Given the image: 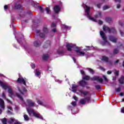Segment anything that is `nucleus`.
<instances>
[{
    "mask_svg": "<svg viewBox=\"0 0 124 124\" xmlns=\"http://www.w3.org/2000/svg\"><path fill=\"white\" fill-rule=\"evenodd\" d=\"M79 93H77V94L78 95H83L84 96H87L84 98H81L79 100V103L82 105H84L86 103H92L94 102V100L91 99V93L90 92L83 89H79Z\"/></svg>",
    "mask_w": 124,
    "mask_h": 124,
    "instance_id": "nucleus-1",
    "label": "nucleus"
},
{
    "mask_svg": "<svg viewBox=\"0 0 124 124\" xmlns=\"http://www.w3.org/2000/svg\"><path fill=\"white\" fill-rule=\"evenodd\" d=\"M82 7L85 9V15L87 16V18L89 19V20H91V21H93V22H97L96 19H94L93 17L91 16V14H90V9L91 8L90 7L87 6V5L83 4L82 5Z\"/></svg>",
    "mask_w": 124,
    "mask_h": 124,
    "instance_id": "nucleus-2",
    "label": "nucleus"
},
{
    "mask_svg": "<svg viewBox=\"0 0 124 124\" xmlns=\"http://www.w3.org/2000/svg\"><path fill=\"white\" fill-rule=\"evenodd\" d=\"M26 109H27V111L28 113H29V115H30V116H31V115L32 114L34 116V117H35L36 118H37L38 119H43V118L42 117L41 115H40V114H39V113L34 111V110H33V109L32 108H31L30 107H27Z\"/></svg>",
    "mask_w": 124,
    "mask_h": 124,
    "instance_id": "nucleus-3",
    "label": "nucleus"
},
{
    "mask_svg": "<svg viewBox=\"0 0 124 124\" xmlns=\"http://www.w3.org/2000/svg\"><path fill=\"white\" fill-rule=\"evenodd\" d=\"M66 47L68 51H71L72 49H74L77 54H78V53L81 51V47L76 46L73 44H67Z\"/></svg>",
    "mask_w": 124,
    "mask_h": 124,
    "instance_id": "nucleus-4",
    "label": "nucleus"
},
{
    "mask_svg": "<svg viewBox=\"0 0 124 124\" xmlns=\"http://www.w3.org/2000/svg\"><path fill=\"white\" fill-rule=\"evenodd\" d=\"M0 86H1V87H2V88L4 90L9 89L8 93H9V95L10 97H12V96L14 95V93H13V91H12V89H11V88H9V86L7 84L2 82V81H0Z\"/></svg>",
    "mask_w": 124,
    "mask_h": 124,
    "instance_id": "nucleus-5",
    "label": "nucleus"
},
{
    "mask_svg": "<svg viewBox=\"0 0 124 124\" xmlns=\"http://www.w3.org/2000/svg\"><path fill=\"white\" fill-rule=\"evenodd\" d=\"M100 36H101L103 40H104V42H101V44H102V45H103V46L110 45V43L107 41V37H106V36H105V33H104L102 31H100Z\"/></svg>",
    "mask_w": 124,
    "mask_h": 124,
    "instance_id": "nucleus-6",
    "label": "nucleus"
},
{
    "mask_svg": "<svg viewBox=\"0 0 124 124\" xmlns=\"http://www.w3.org/2000/svg\"><path fill=\"white\" fill-rule=\"evenodd\" d=\"M19 18L21 21L28 23V13L24 11L21 12L19 14Z\"/></svg>",
    "mask_w": 124,
    "mask_h": 124,
    "instance_id": "nucleus-7",
    "label": "nucleus"
},
{
    "mask_svg": "<svg viewBox=\"0 0 124 124\" xmlns=\"http://www.w3.org/2000/svg\"><path fill=\"white\" fill-rule=\"evenodd\" d=\"M103 30L104 31L106 32H108V33H111V32L112 33H115L116 32V30H115L114 28L110 29L109 27L105 25L103 26Z\"/></svg>",
    "mask_w": 124,
    "mask_h": 124,
    "instance_id": "nucleus-8",
    "label": "nucleus"
},
{
    "mask_svg": "<svg viewBox=\"0 0 124 124\" xmlns=\"http://www.w3.org/2000/svg\"><path fill=\"white\" fill-rule=\"evenodd\" d=\"M27 1H30L31 5H32V6H34V7H35V8L39 7V8L41 12H44V10L42 8V7L39 5V3H35L34 1H32V0H27Z\"/></svg>",
    "mask_w": 124,
    "mask_h": 124,
    "instance_id": "nucleus-9",
    "label": "nucleus"
},
{
    "mask_svg": "<svg viewBox=\"0 0 124 124\" xmlns=\"http://www.w3.org/2000/svg\"><path fill=\"white\" fill-rule=\"evenodd\" d=\"M27 107H36V104L35 102L31 99H27Z\"/></svg>",
    "mask_w": 124,
    "mask_h": 124,
    "instance_id": "nucleus-10",
    "label": "nucleus"
},
{
    "mask_svg": "<svg viewBox=\"0 0 124 124\" xmlns=\"http://www.w3.org/2000/svg\"><path fill=\"white\" fill-rule=\"evenodd\" d=\"M27 80L26 78H24L20 76H19V78L17 79V83H19L20 84L22 83L24 86H27V84H26V82H27Z\"/></svg>",
    "mask_w": 124,
    "mask_h": 124,
    "instance_id": "nucleus-11",
    "label": "nucleus"
},
{
    "mask_svg": "<svg viewBox=\"0 0 124 124\" xmlns=\"http://www.w3.org/2000/svg\"><path fill=\"white\" fill-rule=\"evenodd\" d=\"M78 84L79 85V86L82 87V88H85V87L88 85V82L84 80H82L78 81Z\"/></svg>",
    "mask_w": 124,
    "mask_h": 124,
    "instance_id": "nucleus-12",
    "label": "nucleus"
},
{
    "mask_svg": "<svg viewBox=\"0 0 124 124\" xmlns=\"http://www.w3.org/2000/svg\"><path fill=\"white\" fill-rule=\"evenodd\" d=\"M37 103L39 104V105H42V106H44L45 107L48 108V104H47V103H46V102L44 100L41 101L40 100H37Z\"/></svg>",
    "mask_w": 124,
    "mask_h": 124,
    "instance_id": "nucleus-13",
    "label": "nucleus"
},
{
    "mask_svg": "<svg viewBox=\"0 0 124 124\" xmlns=\"http://www.w3.org/2000/svg\"><path fill=\"white\" fill-rule=\"evenodd\" d=\"M91 79L92 81H98L99 83H102L103 82V79L99 77L95 76L93 78H92Z\"/></svg>",
    "mask_w": 124,
    "mask_h": 124,
    "instance_id": "nucleus-14",
    "label": "nucleus"
},
{
    "mask_svg": "<svg viewBox=\"0 0 124 124\" xmlns=\"http://www.w3.org/2000/svg\"><path fill=\"white\" fill-rule=\"evenodd\" d=\"M71 104L72 105V106H69L68 108L69 110H71L72 113H73V108L77 105V103L75 101H73L71 103Z\"/></svg>",
    "mask_w": 124,
    "mask_h": 124,
    "instance_id": "nucleus-15",
    "label": "nucleus"
},
{
    "mask_svg": "<svg viewBox=\"0 0 124 124\" xmlns=\"http://www.w3.org/2000/svg\"><path fill=\"white\" fill-rule=\"evenodd\" d=\"M17 89L20 93V94H25V93H27V89H26L25 88H23L22 89V90L21 89H20V88L19 87H17Z\"/></svg>",
    "mask_w": 124,
    "mask_h": 124,
    "instance_id": "nucleus-16",
    "label": "nucleus"
},
{
    "mask_svg": "<svg viewBox=\"0 0 124 124\" xmlns=\"http://www.w3.org/2000/svg\"><path fill=\"white\" fill-rule=\"evenodd\" d=\"M53 10L55 13H59L61 11V7L59 5H56L53 8Z\"/></svg>",
    "mask_w": 124,
    "mask_h": 124,
    "instance_id": "nucleus-17",
    "label": "nucleus"
},
{
    "mask_svg": "<svg viewBox=\"0 0 124 124\" xmlns=\"http://www.w3.org/2000/svg\"><path fill=\"white\" fill-rule=\"evenodd\" d=\"M109 39L111 42H113V43H116L117 42V39L116 37H114L113 36H110L109 37Z\"/></svg>",
    "mask_w": 124,
    "mask_h": 124,
    "instance_id": "nucleus-18",
    "label": "nucleus"
},
{
    "mask_svg": "<svg viewBox=\"0 0 124 124\" xmlns=\"http://www.w3.org/2000/svg\"><path fill=\"white\" fill-rule=\"evenodd\" d=\"M0 107L3 109V110H4V101L1 98H0Z\"/></svg>",
    "mask_w": 124,
    "mask_h": 124,
    "instance_id": "nucleus-19",
    "label": "nucleus"
},
{
    "mask_svg": "<svg viewBox=\"0 0 124 124\" xmlns=\"http://www.w3.org/2000/svg\"><path fill=\"white\" fill-rule=\"evenodd\" d=\"M41 74V72L40 70L38 69H36L35 72V75L37 77H39V75Z\"/></svg>",
    "mask_w": 124,
    "mask_h": 124,
    "instance_id": "nucleus-20",
    "label": "nucleus"
},
{
    "mask_svg": "<svg viewBox=\"0 0 124 124\" xmlns=\"http://www.w3.org/2000/svg\"><path fill=\"white\" fill-rule=\"evenodd\" d=\"M2 97H3V98H4V99H6V100H7V102H8L9 103H10V104H12V102H11V101H10V100L6 98V97H5V94H4V93H2Z\"/></svg>",
    "mask_w": 124,
    "mask_h": 124,
    "instance_id": "nucleus-21",
    "label": "nucleus"
},
{
    "mask_svg": "<svg viewBox=\"0 0 124 124\" xmlns=\"http://www.w3.org/2000/svg\"><path fill=\"white\" fill-rule=\"evenodd\" d=\"M62 29H65V30H68V31H69L71 29V27L70 26H67L65 25H62Z\"/></svg>",
    "mask_w": 124,
    "mask_h": 124,
    "instance_id": "nucleus-22",
    "label": "nucleus"
},
{
    "mask_svg": "<svg viewBox=\"0 0 124 124\" xmlns=\"http://www.w3.org/2000/svg\"><path fill=\"white\" fill-rule=\"evenodd\" d=\"M16 121V119L11 118L8 120V123L9 124H13V123H15Z\"/></svg>",
    "mask_w": 124,
    "mask_h": 124,
    "instance_id": "nucleus-23",
    "label": "nucleus"
},
{
    "mask_svg": "<svg viewBox=\"0 0 124 124\" xmlns=\"http://www.w3.org/2000/svg\"><path fill=\"white\" fill-rule=\"evenodd\" d=\"M57 53L59 56H63L64 55V51L62 50H58L57 51Z\"/></svg>",
    "mask_w": 124,
    "mask_h": 124,
    "instance_id": "nucleus-24",
    "label": "nucleus"
},
{
    "mask_svg": "<svg viewBox=\"0 0 124 124\" xmlns=\"http://www.w3.org/2000/svg\"><path fill=\"white\" fill-rule=\"evenodd\" d=\"M120 84H124V76H121V78L119 79Z\"/></svg>",
    "mask_w": 124,
    "mask_h": 124,
    "instance_id": "nucleus-25",
    "label": "nucleus"
},
{
    "mask_svg": "<svg viewBox=\"0 0 124 124\" xmlns=\"http://www.w3.org/2000/svg\"><path fill=\"white\" fill-rule=\"evenodd\" d=\"M108 57L106 56H103L101 59V61H102V62H108Z\"/></svg>",
    "mask_w": 124,
    "mask_h": 124,
    "instance_id": "nucleus-26",
    "label": "nucleus"
},
{
    "mask_svg": "<svg viewBox=\"0 0 124 124\" xmlns=\"http://www.w3.org/2000/svg\"><path fill=\"white\" fill-rule=\"evenodd\" d=\"M49 58V55L48 54H44L43 56V60L44 61H46V60H48V58Z\"/></svg>",
    "mask_w": 124,
    "mask_h": 124,
    "instance_id": "nucleus-27",
    "label": "nucleus"
},
{
    "mask_svg": "<svg viewBox=\"0 0 124 124\" xmlns=\"http://www.w3.org/2000/svg\"><path fill=\"white\" fill-rule=\"evenodd\" d=\"M16 96H17V97H18L19 99H20V100H21V101L24 102V99H23V97H22V96L21 95H20L18 93H16Z\"/></svg>",
    "mask_w": 124,
    "mask_h": 124,
    "instance_id": "nucleus-28",
    "label": "nucleus"
},
{
    "mask_svg": "<svg viewBox=\"0 0 124 124\" xmlns=\"http://www.w3.org/2000/svg\"><path fill=\"white\" fill-rule=\"evenodd\" d=\"M21 7H22V6L21 5V4H19L18 3H16L15 5V8L16 9H19L21 8Z\"/></svg>",
    "mask_w": 124,
    "mask_h": 124,
    "instance_id": "nucleus-29",
    "label": "nucleus"
},
{
    "mask_svg": "<svg viewBox=\"0 0 124 124\" xmlns=\"http://www.w3.org/2000/svg\"><path fill=\"white\" fill-rule=\"evenodd\" d=\"M78 56H80L81 57H83L85 55V52L83 51H79L78 53L77 54Z\"/></svg>",
    "mask_w": 124,
    "mask_h": 124,
    "instance_id": "nucleus-30",
    "label": "nucleus"
},
{
    "mask_svg": "<svg viewBox=\"0 0 124 124\" xmlns=\"http://www.w3.org/2000/svg\"><path fill=\"white\" fill-rule=\"evenodd\" d=\"M1 121L3 124H7L6 123L7 122V120L6 119V118H4L1 119Z\"/></svg>",
    "mask_w": 124,
    "mask_h": 124,
    "instance_id": "nucleus-31",
    "label": "nucleus"
},
{
    "mask_svg": "<svg viewBox=\"0 0 124 124\" xmlns=\"http://www.w3.org/2000/svg\"><path fill=\"white\" fill-rule=\"evenodd\" d=\"M43 31L44 33H46L48 31V30L47 29V26H44L43 28Z\"/></svg>",
    "mask_w": 124,
    "mask_h": 124,
    "instance_id": "nucleus-32",
    "label": "nucleus"
},
{
    "mask_svg": "<svg viewBox=\"0 0 124 124\" xmlns=\"http://www.w3.org/2000/svg\"><path fill=\"white\" fill-rule=\"evenodd\" d=\"M34 46L35 47H38L39 46H40V44H39L38 42L35 41L34 42Z\"/></svg>",
    "mask_w": 124,
    "mask_h": 124,
    "instance_id": "nucleus-33",
    "label": "nucleus"
},
{
    "mask_svg": "<svg viewBox=\"0 0 124 124\" xmlns=\"http://www.w3.org/2000/svg\"><path fill=\"white\" fill-rule=\"evenodd\" d=\"M100 17H101V12H98V15H95V18H100Z\"/></svg>",
    "mask_w": 124,
    "mask_h": 124,
    "instance_id": "nucleus-34",
    "label": "nucleus"
},
{
    "mask_svg": "<svg viewBox=\"0 0 124 124\" xmlns=\"http://www.w3.org/2000/svg\"><path fill=\"white\" fill-rule=\"evenodd\" d=\"M24 118L25 121H29L30 120L29 116L26 114L24 115Z\"/></svg>",
    "mask_w": 124,
    "mask_h": 124,
    "instance_id": "nucleus-35",
    "label": "nucleus"
},
{
    "mask_svg": "<svg viewBox=\"0 0 124 124\" xmlns=\"http://www.w3.org/2000/svg\"><path fill=\"white\" fill-rule=\"evenodd\" d=\"M106 22H108V23H109V22H111V21H112V18H111V17H106Z\"/></svg>",
    "mask_w": 124,
    "mask_h": 124,
    "instance_id": "nucleus-36",
    "label": "nucleus"
},
{
    "mask_svg": "<svg viewBox=\"0 0 124 124\" xmlns=\"http://www.w3.org/2000/svg\"><path fill=\"white\" fill-rule=\"evenodd\" d=\"M83 80H90V77L86 76L82 77Z\"/></svg>",
    "mask_w": 124,
    "mask_h": 124,
    "instance_id": "nucleus-37",
    "label": "nucleus"
},
{
    "mask_svg": "<svg viewBox=\"0 0 124 124\" xmlns=\"http://www.w3.org/2000/svg\"><path fill=\"white\" fill-rule=\"evenodd\" d=\"M88 71H89V72H90V73H91V74H93L94 73V71H93V70L92 69L88 68Z\"/></svg>",
    "mask_w": 124,
    "mask_h": 124,
    "instance_id": "nucleus-38",
    "label": "nucleus"
},
{
    "mask_svg": "<svg viewBox=\"0 0 124 124\" xmlns=\"http://www.w3.org/2000/svg\"><path fill=\"white\" fill-rule=\"evenodd\" d=\"M78 86L76 84H73L72 85V89H77V88H78Z\"/></svg>",
    "mask_w": 124,
    "mask_h": 124,
    "instance_id": "nucleus-39",
    "label": "nucleus"
},
{
    "mask_svg": "<svg viewBox=\"0 0 124 124\" xmlns=\"http://www.w3.org/2000/svg\"><path fill=\"white\" fill-rule=\"evenodd\" d=\"M108 8H110V6L106 5L103 7V10H106V9H108Z\"/></svg>",
    "mask_w": 124,
    "mask_h": 124,
    "instance_id": "nucleus-40",
    "label": "nucleus"
},
{
    "mask_svg": "<svg viewBox=\"0 0 124 124\" xmlns=\"http://www.w3.org/2000/svg\"><path fill=\"white\" fill-rule=\"evenodd\" d=\"M46 12L47 14H50V9L49 8H46Z\"/></svg>",
    "mask_w": 124,
    "mask_h": 124,
    "instance_id": "nucleus-41",
    "label": "nucleus"
},
{
    "mask_svg": "<svg viewBox=\"0 0 124 124\" xmlns=\"http://www.w3.org/2000/svg\"><path fill=\"white\" fill-rule=\"evenodd\" d=\"M40 36L42 38H44L45 37V34H44L43 33H40Z\"/></svg>",
    "mask_w": 124,
    "mask_h": 124,
    "instance_id": "nucleus-42",
    "label": "nucleus"
},
{
    "mask_svg": "<svg viewBox=\"0 0 124 124\" xmlns=\"http://www.w3.org/2000/svg\"><path fill=\"white\" fill-rule=\"evenodd\" d=\"M118 53H119V50L118 49H115L113 51V54L115 55L118 54Z\"/></svg>",
    "mask_w": 124,
    "mask_h": 124,
    "instance_id": "nucleus-43",
    "label": "nucleus"
},
{
    "mask_svg": "<svg viewBox=\"0 0 124 124\" xmlns=\"http://www.w3.org/2000/svg\"><path fill=\"white\" fill-rule=\"evenodd\" d=\"M55 82H57V83H58V84H61L62 83V80H60L59 79H55Z\"/></svg>",
    "mask_w": 124,
    "mask_h": 124,
    "instance_id": "nucleus-44",
    "label": "nucleus"
},
{
    "mask_svg": "<svg viewBox=\"0 0 124 124\" xmlns=\"http://www.w3.org/2000/svg\"><path fill=\"white\" fill-rule=\"evenodd\" d=\"M115 90L117 93H120L121 92V87L116 89Z\"/></svg>",
    "mask_w": 124,
    "mask_h": 124,
    "instance_id": "nucleus-45",
    "label": "nucleus"
},
{
    "mask_svg": "<svg viewBox=\"0 0 124 124\" xmlns=\"http://www.w3.org/2000/svg\"><path fill=\"white\" fill-rule=\"evenodd\" d=\"M95 87L96 88V89H97V90H99L101 88V86L99 85H97L95 86Z\"/></svg>",
    "mask_w": 124,
    "mask_h": 124,
    "instance_id": "nucleus-46",
    "label": "nucleus"
},
{
    "mask_svg": "<svg viewBox=\"0 0 124 124\" xmlns=\"http://www.w3.org/2000/svg\"><path fill=\"white\" fill-rule=\"evenodd\" d=\"M103 78L104 79H105V81L106 82H108V80L107 79V78H106V76H103Z\"/></svg>",
    "mask_w": 124,
    "mask_h": 124,
    "instance_id": "nucleus-47",
    "label": "nucleus"
},
{
    "mask_svg": "<svg viewBox=\"0 0 124 124\" xmlns=\"http://www.w3.org/2000/svg\"><path fill=\"white\" fill-rule=\"evenodd\" d=\"M48 46H50V44H46V45L44 46V48H48Z\"/></svg>",
    "mask_w": 124,
    "mask_h": 124,
    "instance_id": "nucleus-48",
    "label": "nucleus"
},
{
    "mask_svg": "<svg viewBox=\"0 0 124 124\" xmlns=\"http://www.w3.org/2000/svg\"><path fill=\"white\" fill-rule=\"evenodd\" d=\"M15 124H21V123H20V122L18 121V120H16Z\"/></svg>",
    "mask_w": 124,
    "mask_h": 124,
    "instance_id": "nucleus-49",
    "label": "nucleus"
},
{
    "mask_svg": "<svg viewBox=\"0 0 124 124\" xmlns=\"http://www.w3.org/2000/svg\"><path fill=\"white\" fill-rule=\"evenodd\" d=\"M56 23L53 22L52 24H51V27L52 28H54L55 27H56Z\"/></svg>",
    "mask_w": 124,
    "mask_h": 124,
    "instance_id": "nucleus-50",
    "label": "nucleus"
},
{
    "mask_svg": "<svg viewBox=\"0 0 124 124\" xmlns=\"http://www.w3.org/2000/svg\"><path fill=\"white\" fill-rule=\"evenodd\" d=\"M73 98L75 100H76V101H77V100H78V97H77V96H74Z\"/></svg>",
    "mask_w": 124,
    "mask_h": 124,
    "instance_id": "nucleus-51",
    "label": "nucleus"
},
{
    "mask_svg": "<svg viewBox=\"0 0 124 124\" xmlns=\"http://www.w3.org/2000/svg\"><path fill=\"white\" fill-rule=\"evenodd\" d=\"M114 74L116 76H118L119 75V71H116L114 73Z\"/></svg>",
    "mask_w": 124,
    "mask_h": 124,
    "instance_id": "nucleus-52",
    "label": "nucleus"
},
{
    "mask_svg": "<svg viewBox=\"0 0 124 124\" xmlns=\"http://www.w3.org/2000/svg\"><path fill=\"white\" fill-rule=\"evenodd\" d=\"M15 38L17 40V42L19 43V44H21V42H20V39H17V37H16V36H15Z\"/></svg>",
    "mask_w": 124,
    "mask_h": 124,
    "instance_id": "nucleus-53",
    "label": "nucleus"
},
{
    "mask_svg": "<svg viewBox=\"0 0 124 124\" xmlns=\"http://www.w3.org/2000/svg\"><path fill=\"white\" fill-rule=\"evenodd\" d=\"M98 24L99 25H102V24H103V22L101 20H99Z\"/></svg>",
    "mask_w": 124,
    "mask_h": 124,
    "instance_id": "nucleus-54",
    "label": "nucleus"
},
{
    "mask_svg": "<svg viewBox=\"0 0 124 124\" xmlns=\"http://www.w3.org/2000/svg\"><path fill=\"white\" fill-rule=\"evenodd\" d=\"M31 67H32V68H34V67H35V64H31Z\"/></svg>",
    "mask_w": 124,
    "mask_h": 124,
    "instance_id": "nucleus-55",
    "label": "nucleus"
},
{
    "mask_svg": "<svg viewBox=\"0 0 124 124\" xmlns=\"http://www.w3.org/2000/svg\"><path fill=\"white\" fill-rule=\"evenodd\" d=\"M80 73H81V74H82V75H85V72H84V71H83V70H81V71H80Z\"/></svg>",
    "mask_w": 124,
    "mask_h": 124,
    "instance_id": "nucleus-56",
    "label": "nucleus"
},
{
    "mask_svg": "<svg viewBox=\"0 0 124 124\" xmlns=\"http://www.w3.org/2000/svg\"><path fill=\"white\" fill-rule=\"evenodd\" d=\"M120 34L121 35V36H124V33L123 32V31H120Z\"/></svg>",
    "mask_w": 124,
    "mask_h": 124,
    "instance_id": "nucleus-57",
    "label": "nucleus"
},
{
    "mask_svg": "<svg viewBox=\"0 0 124 124\" xmlns=\"http://www.w3.org/2000/svg\"><path fill=\"white\" fill-rule=\"evenodd\" d=\"M7 8H8V6H7V5H5L4 7V10H6V9H7Z\"/></svg>",
    "mask_w": 124,
    "mask_h": 124,
    "instance_id": "nucleus-58",
    "label": "nucleus"
},
{
    "mask_svg": "<svg viewBox=\"0 0 124 124\" xmlns=\"http://www.w3.org/2000/svg\"><path fill=\"white\" fill-rule=\"evenodd\" d=\"M72 92H73V93H78V92H76L77 90H76V89H73L72 90Z\"/></svg>",
    "mask_w": 124,
    "mask_h": 124,
    "instance_id": "nucleus-59",
    "label": "nucleus"
},
{
    "mask_svg": "<svg viewBox=\"0 0 124 124\" xmlns=\"http://www.w3.org/2000/svg\"><path fill=\"white\" fill-rule=\"evenodd\" d=\"M8 109H9V110H12V107L10 106H8L7 107Z\"/></svg>",
    "mask_w": 124,
    "mask_h": 124,
    "instance_id": "nucleus-60",
    "label": "nucleus"
},
{
    "mask_svg": "<svg viewBox=\"0 0 124 124\" xmlns=\"http://www.w3.org/2000/svg\"><path fill=\"white\" fill-rule=\"evenodd\" d=\"M101 6V4H97V7H98V8H100Z\"/></svg>",
    "mask_w": 124,
    "mask_h": 124,
    "instance_id": "nucleus-61",
    "label": "nucleus"
},
{
    "mask_svg": "<svg viewBox=\"0 0 124 124\" xmlns=\"http://www.w3.org/2000/svg\"><path fill=\"white\" fill-rule=\"evenodd\" d=\"M111 73H112V72H111V71H108L107 72V74H108V75H110V74H111Z\"/></svg>",
    "mask_w": 124,
    "mask_h": 124,
    "instance_id": "nucleus-62",
    "label": "nucleus"
},
{
    "mask_svg": "<svg viewBox=\"0 0 124 124\" xmlns=\"http://www.w3.org/2000/svg\"><path fill=\"white\" fill-rule=\"evenodd\" d=\"M121 7V5L120 4H118L117 5V8H120Z\"/></svg>",
    "mask_w": 124,
    "mask_h": 124,
    "instance_id": "nucleus-63",
    "label": "nucleus"
},
{
    "mask_svg": "<svg viewBox=\"0 0 124 124\" xmlns=\"http://www.w3.org/2000/svg\"><path fill=\"white\" fill-rule=\"evenodd\" d=\"M121 113H124V108H123L121 109Z\"/></svg>",
    "mask_w": 124,
    "mask_h": 124,
    "instance_id": "nucleus-64",
    "label": "nucleus"
}]
</instances>
